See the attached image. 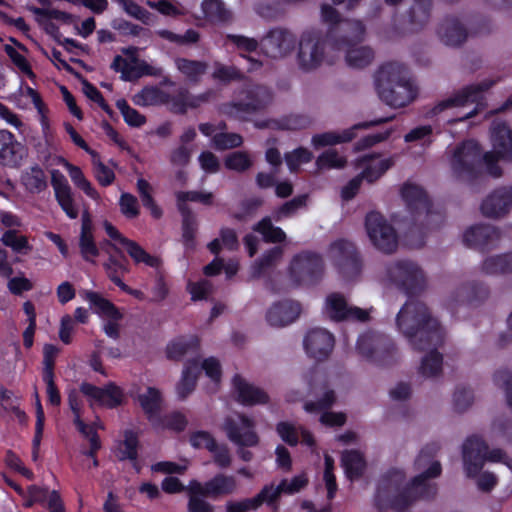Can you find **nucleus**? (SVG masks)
Segmentation results:
<instances>
[{
	"instance_id": "obj_43",
	"label": "nucleus",
	"mask_w": 512,
	"mask_h": 512,
	"mask_svg": "<svg viewBox=\"0 0 512 512\" xmlns=\"http://www.w3.org/2000/svg\"><path fill=\"white\" fill-rule=\"evenodd\" d=\"M494 235L495 230L489 226H473L465 231L463 239L467 245L477 246L487 243Z\"/></svg>"
},
{
	"instance_id": "obj_11",
	"label": "nucleus",
	"mask_w": 512,
	"mask_h": 512,
	"mask_svg": "<svg viewBox=\"0 0 512 512\" xmlns=\"http://www.w3.org/2000/svg\"><path fill=\"white\" fill-rule=\"evenodd\" d=\"M223 429L228 439L240 447H255L259 443L255 421L244 414L226 418Z\"/></svg>"
},
{
	"instance_id": "obj_7",
	"label": "nucleus",
	"mask_w": 512,
	"mask_h": 512,
	"mask_svg": "<svg viewBox=\"0 0 512 512\" xmlns=\"http://www.w3.org/2000/svg\"><path fill=\"white\" fill-rule=\"evenodd\" d=\"M324 62L332 63L333 58L325 53L319 35L312 30L304 31L301 34L297 51L299 68L303 71H312Z\"/></svg>"
},
{
	"instance_id": "obj_6",
	"label": "nucleus",
	"mask_w": 512,
	"mask_h": 512,
	"mask_svg": "<svg viewBox=\"0 0 512 512\" xmlns=\"http://www.w3.org/2000/svg\"><path fill=\"white\" fill-rule=\"evenodd\" d=\"M321 18L323 22L336 27L330 31L328 36V45L330 48L338 47L340 42H345L351 39H361L364 35L365 29L360 21H339V15L335 8L328 4L321 6Z\"/></svg>"
},
{
	"instance_id": "obj_22",
	"label": "nucleus",
	"mask_w": 512,
	"mask_h": 512,
	"mask_svg": "<svg viewBox=\"0 0 512 512\" xmlns=\"http://www.w3.org/2000/svg\"><path fill=\"white\" fill-rule=\"evenodd\" d=\"M26 156V149L8 130H0V164L18 166Z\"/></svg>"
},
{
	"instance_id": "obj_47",
	"label": "nucleus",
	"mask_w": 512,
	"mask_h": 512,
	"mask_svg": "<svg viewBox=\"0 0 512 512\" xmlns=\"http://www.w3.org/2000/svg\"><path fill=\"white\" fill-rule=\"evenodd\" d=\"M346 158L338 151L330 149L320 154L316 159V166L319 170L341 169L346 165Z\"/></svg>"
},
{
	"instance_id": "obj_51",
	"label": "nucleus",
	"mask_w": 512,
	"mask_h": 512,
	"mask_svg": "<svg viewBox=\"0 0 512 512\" xmlns=\"http://www.w3.org/2000/svg\"><path fill=\"white\" fill-rule=\"evenodd\" d=\"M483 269L486 273L497 274L512 270V254L491 257L485 260Z\"/></svg>"
},
{
	"instance_id": "obj_62",
	"label": "nucleus",
	"mask_w": 512,
	"mask_h": 512,
	"mask_svg": "<svg viewBox=\"0 0 512 512\" xmlns=\"http://www.w3.org/2000/svg\"><path fill=\"white\" fill-rule=\"evenodd\" d=\"M4 49L7 55L10 57L11 61L21 73L31 79L35 78V74L33 73L31 66L24 55L19 53L14 47L10 45H5Z\"/></svg>"
},
{
	"instance_id": "obj_4",
	"label": "nucleus",
	"mask_w": 512,
	"mask_h": 512,
	"mask_svg": "<svg viewBox=\"0 0 512 512\" xmlns=\"http://www.w3.org/2000/svg\"><path fill=\"white\" fill-rule=\"evenodd\" d=\"M503 462L512 470V459L508 458L500 449H493L488 452L484 441L473 436L466 440L463 445V461L468 476H473L482 468L484 461Z\"/></svg>"
},
{
	"instance_id": "obj_64",
	"label": "nucleus",
	"mask_w": 512,
	"mask_h": 512,
	"mask_svg": "<svg viewBox=\"0 0 512 512\" xmlns=\"http://www.w3.org/2000/svg\"><path fill=\"white\" fill-rule=\"evenodd\" d=\"M188 491L190 494L189 499V511L190 512H214V507L204 500L202 492H195L191 489V482L188 485Z\"/></svg>"
},
{
	"instance_id": "obj_32",
	"label": "nucleus",
	"mask_w": 512,
	"mask_h": 512,
	"mask_svg": "<svg viewBox=\"0 0 512 512\" xmlns=\"http://www.w3.org/2000/svg\"><path fill=\"white\" fill-rule=\"evenodd\" d=\"M358 127L359 126H354L343 131H329L321 134H316L312 137L311 143L315 149H320L326 146H332L348 142L355 137L354 131Z\"/></svg>"
},
{
	"instance_id": "obj_3",
	"label": "nucleus",
	"mask_w": 512,
	"mask_h": 512,
	"mask_svg": "<svg viewBox=\"0 0 512 512\" xmlns=\"http://www.w3.org/2000/svg\"><path fill=\"white\" fill-rule=\"evenodd\" d=\"M492 149L483 156L488 173L494 177L501 175V169L495 165L496 161H512V130L502 122L495 121L490 130Z\"/></svg>"
},
{
	"instance_id": "obj_24",
	"label": "nucleus",
	"mask_w": 512,
	"mask_h": 512,
	"mask_svg": "<svg viewBox=\"0 0 512 512\" xmlns=\"http://www.w3.org/2000/svg\"><path fill=\"white\" fill-rule=\"evenodd\" d=\"M304 347L310 357L323 359L332 351L334 338L332 334L325 329H313L306 335Z\"/></svg>"
},
{
	"instance_id": "obj_10",
	"label": "nucleus",
	"mask_w": 512,
	"mask_h": 512,
	"mask_svg": "<svg viewBox=\"0 0 512 512\" xmlns=\"http://www.w3.org/2000/svg\"><path fill=\"white\" fill-rule=\"evenodd\" d=\"M123 55L114 58L111 67L121 73V79L131 81L144 75H158L161 69L154 67L136 56V48L124 49Z\"/></svg>"
},
{
	"instance_id": "obj_55",
	"label": "nucleus",
	"mask_w": 512,
	"mask_h": 512,
	"mask_svg": "<svg viewBox=\"0 0 512 512\" xmlns=\"http://www.w3.org/2000/svg\"><path fill=\"white\" fill-rule=\"evenodd\" d=\"M252 164L248 153L236 151L228 154L224 159V165L227 169L242 172L248 169Z\"/></svg>"
},
{
	"instance_id": "obj_53",
	"label": "nucleus",
	"mask_w": 512,
	"mask_h": 512,
	"mask_svg": "<svg viewBox=\"0 0 512 512\" xmlns=\"http://www.w3.org/2000/svg\"><path fill=\"white\" fill-rule=\"evenodd\" d=\"M138 439L132 431H126L124 440L118 445L117 456L124 460H134L137 456Z\"/></svg>"
},
{
	"instance_id": "obj_61",
	"label": "nucleus",
	"mask_w": 512,
	"mask_h": 512,
	"mask_svg": "<svg viewBox=\"0 0 512 512\" xmlns=\"http://www.w3.org/2000/svg\"><path fill=\"white\" fill-rule=\"evenodd\" d=\"M37 110V118L41 126L43 138L47 144H51L54 140V129L52 122L49 118V109L46 105H43Z\"/></svg>"
},
{
	"instance_id": "obj_18",
	"label": "nucleus",
	"mask_w": 512,
	"mask_h": 512,
	"mask_svg": "<svg viewBox=\"0 0 512 512\" xmlns=\"http://www.w3.org/2000/svg\"><path fill=\"white\" fill-rule=\"evenodd\" d=\"M295 36L283 29H275L261 42V49L271 58H282L290 54L295 47Z\"/></svg>"
},
{
	"instance_id": "obj_13",
	"label": "nucleus",
	"mask_w": 512,
	"mask_h": 512,
	"mask_svg": "<svg viewBox=\"0 0 512 512\" xmlns=\"http://www.w3.org/2000/svg\"><path fill=\"white\" fill-rule=\"evenodd\" d=\"M480 148L477 142L468 140L453 148L449 156V166L458 178L468 177L479 160Z\"/></svg>"
},
{
	"instance_id": "obj_60",
	"label": "nucleus",
	"mask_w": 512,
	"mask_h": 512,
	"mask_svg": "<svg viewBox=\"0 0 512 512\" xmlns=\"http://www.w3.org/2000/svg\"><path fill=\"white\" fill-rule=\"evenodd\" d=\"M55 198L70 219L78 217L79 211L74 201L72 189L55 194Z\"/></svg>"
},
{
	"instance_id": "obj_26",
	"label": "nucleus",
	"mask_w": 512,
	"mask_h": 512,
	"mask_svg": "<svg viewBox=\"0 0 512 512\" xmlns=\"http://www.w3.org/2000/svg\"><path fill=\"white\" fill-rule=\"evenodd\" d=\"M438 35L445 45L458 46L466 40L467 30L464 23L458 17L449 16L440 24Z\"/></svg>"
},
{
	"instance_id": "obj_21",
	"label": "nucleus",
	"mask_w": 512,
	"mask_h": 512,
	"mask_svg": "<svg viewBox=\"0 0 512 512\" xmlns=\"http://www.w3.org/2000/svg\"><path fill=\"white\" fill-rule=\"evenodd\" d=\"M301 313L300 304L290 299L273 303L266 312L269 325L283 327L294 322Z\"/></svg>"
},
{
	"instance_id": "obj_48",
	"label": "nucleus",
	"mask_w": 512,
	"mask_h": 512,
	"mask_svg": "<svg viewBox=\"0 0 512 512\" xmlns=\"http://www.w3.org/2000/svg\"><path fill=\"white\" fill-rule=\"evenodd\" d=\"M1 241L5 246L10 247L16 253L27 254L32 249L28 238L17 234L14 230H8L3 233Z\"/></svg>"
},
{
	"instance_id": "obj_56",
	"label": "nucleus",
	"mask_w": 512,
	"mask_h": 512,
	"mask_svg": "<svg viewBox=\"0 0 512 512\" xmlns=\"http://www.w3.org/2000/svg\"><path fill=\"white\" fill-rule=\"evenodd\" d=\"M254 230L261 233L264 240L268 242H281L285 239V233L280 228L274 227L268 218L261 220Z\"/></svg>"
},
{
	"instance_id": "obj_59",
	"label": "nucleus",
	"mask_w": 512,
	"mask_h": 512,
	"mask_svg": "<svg viewBox=\"0 0 512 512\" xmlns=\"http://www.w3.org/2000/svg\"><path fill=\"white\" fill-rule=\"evenodd\" d=\"M243 140L239 134L219 132L214 135L212 145L218 150L236 148L242 144Z\"/></svg>"
},
{
	"instance_id": "obj_36",
	"label": "nucleus",
	"mask_w": 512,
	"mask_h": 512,
	"mask_svg": "<svg viewBox=\"0 0 512 512\" xmlns=\"http://www.w3.org/2000/svg\"><path fill=\"white\" fill-rule=\"evenodd\" d=\"M67 173L76 188L82 190L94 201L98 203L101 201L100 194L94 188L92 183L86 178L80 167L72 164L68 167Z\"/></svg>"
},
{
	"instance_id": "obj_19",
	"label": "nucleus",
	"mask_w": 512,
	"mask_h": 512,
	"mask_svg": "<svg viewBox=\"0 0 512 512\" xmlns=\"http://www.w3.org/2000/svg\"><path fill=\"white\" fill-rule=\"evenodd\" d=\"M134 103L139 106H152V105H160V104H168L172 103L173 108L182 110L186 106L195 105L193 102H190L185 96H181V99L175 100L171 97V89L164 90L158 87H146L139 93H137L134 98Z\"/></svg>"
},
{
	"instance_id": "obj_58",
	"label": "nucleus",
	"mask_w": 512,
	"mask_h": 512,
	"mask_svg": "<svg viewBox=\"0 0 512 512\" xmlns=\"http://www.w3.org/2000/svg\"><path fill=\"white\" fill-rule=\"evenodd\" d=\"M237 244L238 242L235 232L231 229H223L221 231L220 238L213 240L209 243L208 247L211 252L217 253L222 248L233 250L237 247Z\"/></svg>"
},
{
	"instance_id": "obj_30",
	"label": "nucleus",
	"mask_w": 512,
	"mask_h": 512,
	"mask_svg": "<svg viewBox=\"0 0 512 512\" xmlns=\"http://www.w3.org/2000/svg\"><path fill=\"white\" fill-rule=\"evenodd\" d=\"M92 223L90 215L85 211L82 215V227L79 240L80 252L84 260L95 263L96 258L99 256V249L93 239Z\"/></svg>"
},
{
	"instance_id": "obj_33",
	"label": "nucleus",
	"mask_w": 512,
	"mask_h": 512,
	"mask_svg": "<svg viewBox=\"0 0 512 512\" xmlns=\"http://www.w3.org/2000/svg\"><path fill=\"white\" fill-rule=\"evenodd\" d=\"M401 197L408 206H414L419 216L428 211V202L425 193L418 185L405 183L401 188Z\"/></svg>"
},
{
	"instance_id": "obj_54",
	"label": "nucleus",
	"mask_w": 512,
	"mask_h": 512,
	"mask_svg": "<svg viewBox=\"0 0 512 512\" xmlns=\"http://www.w3.org/2000/svg\"><path fill=\"white\" fill-rule=\"evenodd\" d=\"M313 158L312 153L306 148H297L285 155V161L291 172H297L301 165L309 163Z\"/></svg>"
},
{
	"instance_id": "obj_8",
	"label": "nucleus",
	"mask_w": 512,
	"mask_h": 512,
	"mask_svg": "<svg viewBox=\"0 0 512 512\" xmlns=\"http://www.w3.org/2000/svg\"><path fill=\"white\" fill-rule=\"evenodd\" d=\"M365 228L371 243L377 250L389 254L397 249V234L380 213L370 212L367 214Z\"/></svg>"
},
{
	"instance_id": "obj_1",
	"label": "nucleus",
	"mask_w": 512,
	"mask_h": 512,
	"mask_svg": "<svg viewBox=\"0 0 512 512\" xmlns=\"http://www.w3.org/2000/svg\"><path fill=\"white\" fill-rule=\"evenodd\" d=\"M396 324L414 349L425 350L442 338L439 323L419 301H408L399 311Z\"/></svg>"
},
{
	"instance_id": "obj_17",
	"label": "nucleus",
	"mask_w": 512,
	"mask_h": 512,
	"mask_svg": "<svg viewBox=\"0 0 512 512\" xmlns=\"http://www.w3.org/2000/svg\"><path fill=\"white\" fill-rule=\"evenodd\" d=\"M80 391L92 407L103 406L113 408L120 405L123 401V392L114 383H109L103 388L90 383H83Z\"/></svg>"
},
{
	"instance_id": "obj_2",
	"label": "nucleus",
	"mask_w": 512,
	"mask_h": 512,
	"mask_svg": "<svg viewBox=\"0 0 512 512\" xmlns=\"http://www.w3.org/2000/svg\"><path fill=\"white\" fill-rule=\"evenodd\" d=\"M375 87L379 97L393 107L405 106L415 96L408 70L398 62H388L379 67L375 74Z\"/></svg>"
},
{
	"instance_id": "obj_16",
	"label": "nucleus",
	"mask_w": 512,
	"mask_h": 512,
	"mask_svg": "<svg viewBox=\"0 0 512 512\" xmlns=\"http://www.w3.org/2000/svg\"><path fill=\"white\" fill-rule=\"evenodd\" d=\"M323 313L331 320H358L366 321L369 312L358 307H349L345 298L338 293L329 294L324 302Z\"/></svg>"
},
{
	"instance_id": "obj_31",
	"label": "nucleus",
	"mask_w": 512,
	"mask_h": 512,
	"mask_svg": "<svg viewBox=\"0 0 512 512\" xmlns=\"http://www.w3.org/2000/svg\"><path fill=\"white\" fill-rule=\"evenodd\" d=\"M20 185L29 194H39L47 188V177L38 165L25 168L19 179Z\"/></svg>"
},
{
	"instance_id": "obj_50",
	"label": "nucleus",
	"mask_w": 512,
	"mask_h": 512,
	"mask_svg": "<svg viewBox=\"0 0 512 512\" xmlns=\"http://www.w3.org/2000/svg\"><path fill=\"white\" fill-rule=\"evenodd\" d=\"M176 66L185 77L192 81H196L207 69L205 63L187 59H177Z\"/></svg>"
},
{
	"instance_id": "obj_20",
	"label": "nucleus",
	"mask_w": 512,
	"mask_h": 512,
	"mask_svg": "<svg viewBox=\"0 0 512 512\" xmlns=\"http://www.w3.org/2000/svg\"><path fill=\"white\" fill-rule=\"evenodd\" d=\"M237 479L232 475L217 474L212 479L202 484L198 481H191V489L195 492H202V495L218 498L233 494L237 490Z\"/></svg>"
},
{
	"instance_id": "obj_34",
	"label": "nucleus",
	"mask_w": 512,
	"mask_h": 512,
	"mask_svg": "<svg viewBox=\"0 0 512 512\" xmlns=\"http://www.w3.org/2000/svg\"><path fill=\"white\" fill-rule=\"evenodd\" d=\"M198 377V364L188 362L182 372L180 381L177 384L176 392L178 397L184 399L194 390Z\"/></svg>"
},
{
	"instance_id": "obj_28",
	"label": "nucleus",
	"mask_w": 512,
	"mask_h": 512,
	"mask_svg": "<svg viewBox=\"0 0 512 512\" xmlns=\"http://www.w3.org/2000/svg\"><path fill=\"white\" fill-rule=\"evenodd\" d=\"M512 204V190L502 188L489 195L483 202L482 212L489 217L505 214Z\"/></svg>"
},
{
	"instance_id": "obj_29",
	"label": "nucleus",
	"mask_w": 512,
	"mask_h": 512,
	"mask_svg": "<svg viewBox=\"0 0 512 512\" xmlns=\"http://www.w3.org/2000/svg\"><path fill=\"white\" fill-rule=\"evenodd\" d=\"M138 402L147 415L153 427L161 426L159 412L162 407V397L159 390L148 387L138 395Z\"/></svg>"
},
{
	"instance_id": "obj_63",
	"label": "nucleus",
	"mask_w": 512,
	"mask_h": 512,
	"mask_svg": "<svg viewBox=\"0 0 512 512\" xmlns=\"http://www.w3.org/2000/svg\"><path fill=\"white\" fill-rule=\"evenodd\" d=\"M116 106L128 125L139 127L145 123V117L130 107L125 100L117 101Z\"/></svg>"
},
{
	"instance_id": "obj_40",
	"label": "nucleus",
	"mask_w": 512,
	"mask_h": 512,
	"mask_svg": "<svg viewBox=\"0 0 512 512\" xmlns=\"http://www.w3.org/2000/svg\"><path fill=\"white\" fill-rule=\"evenodd\" d=\"M342 465L350 480L358 478L365 468V461L358 451H345L342 455Z\"/></svg>"
},
{
	"instance_id": "obj_45",
	"label": "nucleus",
	"mask_w": 512,
	"mask_h": 512,
	"mask_svg": "<svg viewBox=\"0 0 512 512\" xmlns=\"http://www.w3.org/2000/svg\"><path fill=\"white\" fill-rule=\"evenodd\" d=\"M410 5V22L414 27L422 26L429 18L430 0H406Z\"/></svg>"
},
{
	"instance_id": "obj_41",
	"label": "nucleus",
	"mask_w": 512,
	"mask_h": 512,
	"mask_svg": "<svg viewBox=\"0 0 512 512\" xmlns=\"http://www.w3.org/2000/svg\"><path fill=\"white\" fill-rule=\"evenodd\" d=\"M442 371V356L436 350H430L421 361L419 374L426 379L435 378Z\"/></svg>"
},
{
	"instance_id": "obj_12",
	"label": "nucleus",
	"mask_w": 512,
	"mask_h": 512,
	"mask_svg": "<svg viewBox=\"0 0 512 512\" xmlns=\"http://www.w3.org/2000/svg\"><path fill=\"white\" fill-rule=\"evenodd\" d=\"M382 281L396 284L407 290H413L424 283L425 277L416 264L409 261H400L386 268Z\"/></svg>"
},
{
	"instance_id": "obj_23",
	"label": "nucleus",
	"mask_w": 512,
	"mask_h": 512,
	"mask_svg": "<svg viewBox=\"0 0 512 512\" xmlns=\"http://www.w3.org/2000/svg\"><path fill=\"white\" fill-rule=\"evenodd\" d=\"M323 269L321 258L311 252L295 256L290 265L291 274L299 281L311 280Z\"/></svg>"
},
{
	"instance_id": "obj_42",
	"label": "nucleus",
	"mask_w": 512,
	"mask_h": 512,
	"mask_svg": "<svg viewBox=\"0 0 512 512\" xmlns=\"http://www.w3.org/2000/svg\"><path fill=\"white\" fill-rule=\"evenodd\" d=\"M203 19L211 22H223L229 19L230 14L220 0H204L201 4Z\"/></svg>"
},
{
	"instance_id": "obj_39",
	"label": "nucleus",
	"mask_w": 512,
	"mask_h": 512,
	"mask_svg": "<svg viewBox=\"0 0 512 512\" xmlns=\"http://www.w3.org/2000/svg\"><path fill=\"white\" fill-rule=\"evenodd\" d=\"M353 255L354 246L342 239L333 242L327 251L328 259L336 264L352 262Z\"/></svg>"
},
{
	"instance_id": "obj_25",
	"label": "nucleus",
	"mask_w": 512,
	"mask_h": 512,
	"mask_svg": "<svg viewBox=\"0 0 512 512\" xmlns=\"http://www.w3.org/2000/svg\"><path fill=\"white\" fill-rule=\"evenodd\" d=\"M392 165L393 158L375 154L364 155L356 163L362 178L368 183L377 181Z\"/></svg>"
},
{
	"instance_id": "obj_27",
	"label": "nucleus",
	"mask_w": 512,
	"mask_h": 512,
	"mask_svg": "<svg viewBox=\"0 0 512 512\" xmlns=\"http://www.w3.org/2000/svg\"><path fill=\"white\" fill-rule=\"evenodd\" d=\"M354 39H351L353 41ZM347 40L345 42H340L338 47L331 48L332 50H340L342 46H346L345 48V63L350 68L361 69L372 63L374 60V51L369 46L364 45H349Z\"/></svg>"
},
{
	"instance_id": "obj_5",
	"label": "nucleus",
	"mask_w": 512,
	"mask_h": 512,
	"mask_svg": "<svg viewBox=\"0 0 512 512\" xmlns=\"http://www.w3.org/2000/svg\"><path fill=\"white\" fill-rule=\"evenodd\" d=\"M416 468L419 471L411 482L405 484L402 491V503L416 499L417 497H428L435 493V487L427 484L426 481L430 478L437 477L441 473V465L437 461H432L426 454H420L415 462Z\"/></svg>"
},
{
	"instance_id": "obj_57",
	"label": "nucleus",
	"mask_w": 512,
	"mask_h": 512,
	"mask_svg": "<svg viewBox=\"0 0 512 512\" xmlns=\"http://www.w3.org/2000/svg\"><path fill=\"white\" fill-rule=\"evenodd\" d=\"M195 362L198 364V369L201 367L205 372V375L216 387L220 383L222 377V368L219 360L214 357H209L203 359L201 362Z\"/></svg>"
},
{
	"instance_id": "obj_46",
	"label": "nucleus",
	"mask_w": 512,
	"mask_h": 512,
	"mask_svg": "<svg viewBox=\"0 0 512 512\" xmlns=\"http://www.w3.org/2000/svg\"><path fill=\"white\" fill-rule=\"evenodd\" d=\"M35 406H36V424H35V436L33 438V452L32 458L34 461L38 459L39 447L44 431L45 415L41 405L39 394L35 391Z\"/></svg>"
},
{
	"instance_id": "obj_9",
	"label": "nucleus",
	"mask_w": 512,
	"mask_h": 512,
	"mask_svg": "<svg viewBox=\"0 0 512 512\" xmlns=\"http://www.w3.org/2000/svg\"><path fill=\"white\" fill-rule=\"evenodd\" d=\"M81 295L88 302L90 308L103 320L105 334L116 339L119 336L120 321L123 318L122 313L113 303L96 292L85 290Z\"/></svg>"
},
{
	"instance_id": "obj_44",
	"label": "nucleus",
	"mask_w": 512,
	"mask_h": 512,
	"mask_svg": "<svg viewBox=\"0 0 512 512\" xmlns=\"http://www.w3.org/2000/svg\"><path fill=\"white\" fill-rule=\"evenodd\" d=\"M137 190L143 206L150 210V213L154 218H160L162 216V210L154 202L151 185L145 179L139 178L137 180Z\"/></svg>"
},
{
	"instance_id": "obj_37",
	"label": "nucleus",
	"mask_w": 512,
	"mask_h": 512,
	"mask_svg": "<svg viewBox=\"0 0 512 512\" xmlns=\"http://www.w3.org/2000/svg\"><path fill=\"white\" fill-rule=\"evenodd\" d=\"M125 251L132 258L135 264H144L149 267H158L159 259L147 253L139 244L132 240H127L121 247V252Z\"/></svg>"
},
{
	"instance_id": "obj_35",
	"label": "nucleus",
	"mask_w": 512,
	"mask_h": 512,
	"mask_svg": "<svg viewBox=\"0 0 512 512\" xmlns=\"http://www.w3.org/2000/svg\"><path fill=\"white\" fill-rule=\"evenodd\" d=\"M198 339L194 336L181 337L171 341L166 348V355L169 359L180 360L183 356L196 349Z\"/></svg>"
},
{
	"instance_id": "obj_14",
	"label": "nucleus",
	"mask_w": 512,
	"mask_h": 512,
	"mask_svg": "<svg viewBox=\"0 0 512 512\" xmlns=\"http://www.w3.org/2000/svg\"><path fill=\"white\" fill-rule=\"evenodd\" d=\"M494 83L495 82L491 79H484L479 83L463 88L453 96L438 103L435 106V113H441L447 110L456 112L461 108L478 102L481 99L483 92L489 90Z\"/></svg>"
},
{
	"instance_id": "obj_49",
	"label": "nucleus",
	"mask_w": 512,
	"mask_h": 512,
	"mask_svg": "<svg viewBox=\"0 0 512 512\" xmlns=\"http://www.w3.org/2000/svg\"><path fill=\"white\" fill-rule=\"evenodd\" d=\"M89 155L92 157L93 173L99 184L102 186L112 184L115 179L113 170L100 160L96 151L90 152Z\"/></svg>"
},
{
	"instance_id": "obj_38",
	"label": "nucleus",
	"mask_w": 512,
	"mask_h": 512,
	"mask_svg": "<svg viewBox=\"0 0 512 512\" xmlns=\"http://www.w3.org/2000/svg\"><path fill=\"white\" fill-rule=\"evenodd\" d=\"M69 404L72 411L75 414L74 423L77 426L78 430L90 440L92 450H96L99 447V442L96 436L95 427L93 425H86L80 419V405L77 401L76 395L74 393H70L69 395Z\"/></svg>"
},
{
	"instance_id": "obj_15",
	"label": "nucleus",
	"mask_w": 512,
	"mask_h": 512,
	"mask_svg": "<svg viewBox=\"0 0 512 512\" xmlns=\"http://www.w3.org/2000/svg\"><path fill=\"white\" fill-rule=\"evenodd\" d=\"M231 393L244 406L265 405L270 400L264 389L253 384L241 374H235L231 378Z\"/></svg>"
},
{
	"instance_id": "obj_52",
	"label": "nucleus",
	"mask_w": 512,
	"mask_h": 512,
	"mask_svg": "<svg viewBox=\"0 0 512 512\" xmlns=\"http://www.w3.org/2000/svg\"><path fill=\"white\" fill-rule=\"evenodd\" d=\"M311 391L313 392H322V398L318 403L314 402H306L304 404V410L307 413L316 414L324 410L325 408L331 406L335 401V396L333 391L325 390L324 388H319L318 386H311Z\"/></svg>"
}]
</instances>
